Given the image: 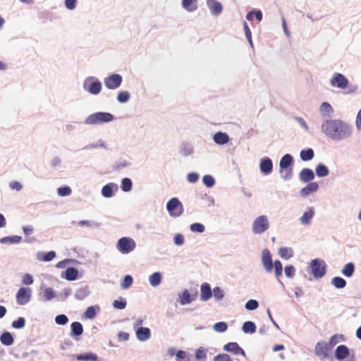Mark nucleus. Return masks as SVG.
<instances>
[{
  "label": "nucleus",
  "mask_w": 361,
  "mask_h": 361,
  "mask_svg": "<svg viewBox=\"0 0 361 361\" xmlns=\"http://www.w3.org/2000/svg\"><path fill=\"white\" fill-rule=\"evenodd\" d=\"M324 133L334 140H343L351 135V128L340 120H328L322 126Z\"/></svg>",
  "instance_id": "f257e3e1"
},
{
  "label": "nucleus",
  "mask_w": 361,
  "mask_h": 361,
  "mask_svg": "<svg viewBox=\"0 0 361 361\" xmlns=\"http://www.w3.org/2000/svg\"><path fill=\"white\" fill-rule=\"evenodd\" d=\"M114 116L110 113L98 112L92 114L87 116L85 121V123L87 125H97L106 122L111 121Z\"/></svg>",
  "instance_id": "f03ea898"
},
{
  "label": "nucleus",
  "mask_w": 361,
  "mask_h": 361,
  "mask_svg": "<svg viewBox=\"0 0 361 361\" xmlns=\"http://www.w3.org/2000/svg\"><path fill=\"white\" fill-rule=\"evenodd\" d=\"M136 243L133 239L129 237L121 238L116 245L117 250L122 254H128L133 251Z\"/></svg>",
  "instance_id": "7ed1b4c3"
},
{
  "label": "nucleus",
  "mask_w": 361,
  "mask_h": 361,
  "mask_svg": "<svg viewBox=\"0 0 361 361\" xmlns=\"http://www.w3.org/2000/svg\"><path fill=\"white\" fill-rule=\"evenodd\" d=\"M269 228V222L266 216L262 215L255 219L252 224V231L255 234H261Z\"/></svg>",
  "instance_id": "20e7f679"
},
{
  "label": "nucleus",
  "mask_w": 361,
  "mask_h": 361,
  "mask_svg": "<svg viewBox=\"0 0 361 361\" xmlns=\"http://www.w3.org/2000/svg\"><path fill=\"white\" fill-rule=\"evenodd\" d=\"M167 210L171 216L178 217L183 212V207L178 199L173 197L166 204Z\"/></svg>",
  "instance_id": "39448f33"
},
{
  "label": "nucleus",
  "mask_w": 361,
  "mask_h": 361,
  "mask_svg": "<svg viewBox=\"0 0 361 361\" xmlns=\"http://www.w3.org/2000/svg\"><path fill=\"white\" fill-rule=\"evenodd\" d=\"M310 267L312 274L316 279L322 278L326 274V264L323 260L313 259L310 263Z\"/></svg>",
  "instance_id": "423d86ee"
},
{
  "label": "nucleus",
  "mask_w": 361,
  "mask_h": 361,
  "mask_svg": "<svg viewBox=\"0 0 361 361\" xmlns=\"http://www.w3.org/2000/svg\"><path fill=\"white\" fill-rule=\"evenodd\" d=\"M332 349L329 346L326 341H319L314 346V354L321 360L327 359Z\"/></svg>",
  "instance_id": "0eeeda50"
},
{
  "label": "nucleus",
  "mask_w": 361,
  "mask_h": 361,
  "mask_svg": "<svg viewBox=\"0 0 361 361\" xmlns=\"http://www.w3.org/2000/svg\"><path fill=\"white\" fill-rule=\"evenodd\" d=\"M32 296V290L30 288L21 287L16 293V302L20 305L29 302Z\"/></svg>",
  "instance_id": "6e6552de"
},
{
  "label": "nucleus",
  "mask_w": 361,
  "mask_h": 361,
  "mask_svg": "<svg viewBox=\"0 0 361 361\" xmlns=\"http://www.w3.org/2000/svg\"><path fill=\"white\" fill-rule=\"evenodd\" d=\"M122 82V77L119 74H112L104 79L105 86L111 90H114L120 87Z\"/></svg>",
  "instance_id": "1a4fd4ad"
},
{
  "label": "nucleus",
  "mask_w": 361,
  "mask_h": 361,
  "mask_svg": "<svg viewBox=\"0 0 361 361\" xmlns=\"http://www.w3.org/2000/svg\"><path fill=\"white\" fill-rule=\"evenodd\" d=\"M331 85L334 87L345 89L348 87V81L341 73H336L331 80Z\"/></svg>",
  "instance_id": "9d476101"
},
{
  "label": "nucleus",
  "mask_w": 361,
  "mask_h": 361,
  "mask_svg": "<svg viewBox=\"0 0 361 361\" xmlns=\"http://www.w3.org/2000/svg\"><path fill=\"white\" fill-rule=\"evenodd\" d=\"M262 262L264 268L267 272H271L272 271L273 263L271 255L267 249H265L262 251Z\"/></svg>",
  "instance_id": "9b49d317"
},
{
  "label": "nucleus",
  "mask_w": 361,
  "mask_h": 361,
  "mask_svg": "<svg viewBox=\"0 0 361 361\" xmlns=\"http://www.w3.org/2000/svg\"><path fill=\"white\" fill-rule=\"evenodd\" d=\"M224 350L227 352H231L234 355L240 354L243 357H246L245 352L242 349L237 343L231 342L226 344L224 347Z\"/></svg>",
  "instance_id": "f8f14e48"
},
{
  "label": "nucleus",
  "mask_w": 361,
  "mask_h": 361,
  "mask_svg": "<svg viewBox=\"0 0 361 361\" xmlns=\"http://www.w3.org/2000/svg\"><path fill=\"white\" fill-rule=\"evenodd\" d=\"M207 5L211 13L214 16H217L222 12V5L216 0H207Z\"/></svg>",
  "instance_id": "ddd939ff"
},
{
  "label": "nucleus",
  "mask_w": 361,
  "mask_h": 361,
  "mask_svg": "<svg viewBox=\"0 0 361 361\" xmlns=\"http://www.w3.org/2000/svg\"><path fill=\"white\" fill-rule=\"evenodd\" d=\"M212 291L209 283H203L200 287V298L202 301H207L212 298Z\"/></svg>",
  "instance_id": "4468645a"
},
{
  "label": "nucleus",
  "mask_w": 361,
  "mask_h": 361,
  "mask_svg": "<svg viewBox=\"0 0 361 361\" xmlns=\"http://www.w3.org/2000/svg\"><path fill=\"white\" fill-rule=\"evenodd\" d=\"M350 355L349 349L344 345H338L336 349V358L338 360H342L348 357Z\"/></svg>",
  "instance_id": "2eb2a0df"
},
{
  "label": "nucleus",
  "mask_w": 361,
  "mask_h": 361,
  "mask_svg": "<svg viewBox=\"0 0 361 361\" xmlns=\"http://www.w3.org/2000/svg\"><path fill=\"white\" fill-rule=\"evenodd\" d=\"M136 336L138 340L145 341L150 338V329L147 327H140L136 331Z\"/></svg>",
  "instance_id": "dca6fc26"
},
{
  "label": "nucleus",
  "mask_w": 361,
  "mask_h": 361,
  "mask_svg": "<svg viewBox=\"0 0 361 361\" xmlns=\"http://www.w3.org/2000/svg\"><path fill=\"white\" fill-rule=\"evenodd\" d=\"M300 180L304 182H309L314 178V174L312 170L310 169H303L300 173Z\"/></svg>",
  "instance_id": "f3484780"
},
{
  "label": "nucleus",
  "mask_w": 361,
  "mask_h": 361,
  "mask_svg": "<svg viewBox=\"0 0 361 361\" xmlns=\"http://www.w3.org/2000/svg\"><path fill=\"white\" fill-rule=\"evenodd\" d=\"M273 164L269 158L264 159L260 163V170L265 174H269L272 171Z\"/></svg>",
  "instance_id": "a211bd4d"
},
{
  "label": "nucleus",
  "mask_w": 361,
  "mask_h": 361,
  "mask_svg": "<svg viewBox=\"0 0 361 361\" xmlns=\"http://www.w3.org/2000/svg\"><path fill=\"white\" fill-rule=\"evenodd\" d=\"M181 4L188 12H193L197 9V0H182Z\"/></svg>",
  "instance_id": "6ab92c4d"
},
{
  "label": "nucleus",
  "mask_w": 361,
  "mask_h": 361,
  "mask_svg": "<svg viewBox=\"0 0 361 361\" xmlns=\"http://www.w3.org/2000/svg\"><path fill=\"white\" fill-rule=\"evenodd\" d=\"M214 141L218 145H224L229 141V137L225 133L218 132L214 135Z\"/></svg>",
  "instance_id": "aec40b11"
},
{
  "label": "nucleus",
  "mask_w": 361,
  "mask_h": 361,
  "mask_svg": "<svg viewBox=\"0 0 361 361\" xmlns=\"http://www.w3.org/2000/svg\"><path fill=\"white\" fill-rule=\"evenodd\" d=\"M87 90L92 94H98L102 90V83L97 80H94L90 84Z\"/></svg>",
  "instance_id": "412c9836"
},
{
  "label": "nucleus",
  "mask_w": 361,
  "mask_h": 361,
  "mask_svg": "<svg viewBox=\"0 0 361 361\" xmlns=\"http://www.w3.org/2000/svg\"><path fill=\"white\" fill-rule=\"evenodd\" d=\"M71 336H79L82 335L83 332V327L81 323L78 322H74L71 324Z\"/></svg>",
  "instance_id": "4be33fe9"
},
{
  "label": "nucleus",
  "mask_w": 361,
  "mask_h": 361,
  "mask_svg": "<svg viewBox=\"0 0 361 361\" xmlns=\"http://www.w3.org/2000/svg\"><path fill=\"white\" fill-rule=\"evenodd\" d=\"M319 186L317 183L312 182L307 185L306 187L301 190V195L302 196H307L311 192H315L318 190Z\"/></svg>",
  "instance_id": "5701e85b"
},
{
  "label": "nucleus",
  "mask_w": 361,
  "mask_h": 361,
  "mask_svg": "<svg viewBox=\"0 0 361 361\" xmlns=\"http://www.w3.org/2000/svg\"><path fill=\"white\" fill-rule=\"evenodd\" d=\"M78 271L74 267H68L65 271V279L68 281H74L77 279Z\"/></svg>",
  "instance_id": "b1692460"
},
{
  "label": "nucleus",
  "mask_w": 361,
  "mask_h": 361,
  "mask_svg": "<svg viewBox=\"0 0 361 361\" xmlns=\"http://www.w3.org/2000/svg\"><path fill=\"white\" fill-rule=\"evenodd\" d=\"M76 359L79 361H97L98 357L97 355L89 353L78 355Z\"/></svg>",
  "instance_id": "393cba45"
},
{
  "label": "nucleus",
  "mask_w": 361,
  "mask_h": 361,
  "mask_svg": "<svg viewBox=\"0 0 361 361\" xmlns=\"http://www.w3.org/2000/svg\"><path fill=\"white\" fill-rule=\"evenodd\" d=\"M314 216V210L310 208L308 211L305 212L303 215L300 217V221L302 224H309L312 218Z\"/></svg>",
  "instance_id": "a878e982"
},
{
  "label": "nucleus",
  "mask_w": 361,
  "mask_h": 361,
  "mask_svg": "<svg viewBox=\"0 0 361 361\" xmlns=\"http://www.w3.org/2000/svg\"><path fill=\"white\" fill-rule=\"evenodd\" d=\"M355 271V266L353 262H349L346 264L343 269H342V274L346 276V277H351Z\"/></svg>",
  "instance_id": "bb28decb"
},
{
  "label": "nucleus",
  "mask_w": 361,
  "mask_h": 361,
  "mask_svg": "<svg viewBox=\"0 0 361 361\" xmlns=\"http://www.w3.org/2000/svg\"><path fill=\"white\" fill-rule=\"evenodd\" d=\"M293 164V158L292 157L287 154L284 155L279 163V167L280 168H289L291 167V165Z\"/></svg>",
  "instance_id": "cd10ccee"
},
{
  "label": "nucleus",
  "mask_w": 361,
  "mask_h": 361,
  "mask_svg": "<svg viewBox=\"0 0 361 361\" xmlns=\"http://www.w3.org/2000/svg\"><path fill=\"white\" fill-rule=\"evenodd\" d=\"M279 254L281 258L288 259L293 256V251L290 247H281Z\"/></svg>",
  "instance_id": "c85d7f7f"
},
{
  "label": "nucleus",
  "mask_w": 361,
  "mask_h": 361,
  "mask_svg": "<svg viewBox=\"0 0 361 361\" xmlns=\"http://www.w3.org/2000/svg\"><path fill=\"white\" fill-rule=\"evenodd\" d=\"M0 341L5 345H11L13 343V338L11 333L4 332L1 334Z\"/></svg>",
  "instance_id": "c756f323"
},
{
  "label": "nucleus",
  "mask_w": 361,
  "mask_h": 361,
  "mask_svg": "<svg viewBox=\"0 0 361 361\" xmlns=\"http://www.w3.org/2000/svg\"><path fill=\"white\" fill-rule=\"evenodd\" d=\"M180 303L183 305L190 303L192 301V298L188 290H184L182 294L179 295Z\"/></svg>",
  "instance_id": "7c9ffc66"
},
{
  "label": "nucleus",
  "mask_w": 361,
  "mask_h": 361,
  "mask_svg": "<svg viewBox=\"0 0 361 361\" xmlns=\"http://www.w3.org/2000/svg\"><path fill=\"white\" fill-rule=\"evenodd\" d=\"M331 283L336 288H343L346 286L345 280L339 276L334 277Z\"/></svg>",
  "instance_id": "2f4dec72"
},
{
  "label": "nucleus",
  "mask_w": 361,
  "mask_h": 361,
  "mask_svg": "<svg viewBox=\"0 0 361 361\" xmlns=\"http://www.w3.org/2000/svg\"><path fill=\"white\" fill-rule=\"evenodd\" d=\"M280 175L283 180H290L293 176L292 167L280 168Z\"/></svg>",
  "instance_id": "473e14b6"
},
{
  "label": "nucleus",
  "mask_w": 361,
  "mask_h": 361,
  "mask_svg": "<svg viewBox=\"0 0 361 361\" xmlns=\"http://www.w3.org/2000/svg\"><path fill=\"white\" fill-rule=\"evenodd\" d=\"M243 331L245 333L253 334L256 331V326L252 322H246L243 325Z\"/></svg>",
  "instance_id": "72a5a7b5"
},
{
  "label": "nucleus",
  "mask_w": 361,
  "mask_h": 361,
  "mask_svg": "<svg viewBox=\"0 0 361 361\" xmlns=\"http://www.w3.org/2000/svg\"><path fill=\"white\" fill-rule=\"evenodd\" d=\"M161 276L159 272H154L149 276V283L152 286H157L161 283Z\"/></svg>",
  "instance_id": "f704fd0d"
},
{
  "label": "nucleus",
  "mask_w": 361,
  "mask_h": 361,
  "mask_svg": "<svg viewBox=\"0 0 361 361\" xmlns=\"http://www.w3.org/2000/svg\"><path fill=\"white\" fill-rule=\"evenodd\" d=\"M314 157V152L312 149H307L306 150H302L300 152V158L302 161L311 160Z\"/></svg>",
  "instance_id": "c9c22d12"
},
{
  "label": "nucleus",
  "mask_w": 361,
  "mask_h": 361,
  "mask_svg": "<svg viewBox=\"0 0 361 361\" xmlns=\"http://www.w3.org/2000/svg\"><path fill=\"white\" fill-rule=\"evenodd\" d=\"M328 168L324 164H319L316 167V173L319 177H324L329 174Z\"/></svg>",
  "instance_id": "e433bc0d"
},
{
  "label": "nucleus",
  "mask_w": 361,
  "mask_h": 361,
  "mask_svg": "<svg viewBox=\"0 0 361 361\" xmlns=\"http://www.w3.org/2000/svg\"><path fill=\"white\" fill-rule=\"evenodd\" d=\"M102 195L105 197H111L113 195V185L107 184L102 188Z\"/></svg>",
  "instance_id": "4c0bfd02"
},
{
  "label": "nucleus",
  "mask_w": 361,
  "mask_h": 361,
  "mask_svg": "<svg viewBox=\"0 0 361 361\" xmlns=\"http://www.w3.org/2000/svg\"><path fill=\"white\" fill-rule=\"evenodd\" d=\"M121 189L124 192H128L132 189V181L128 178H125L122 180Z\"/></svg>",
  "instance_id": "58836bf2"
},
{
  "label": "nucleus",
  "mask_w": 361,
  "mask_h": 361,
  "mask_svg": "<svg viewBox=\"0 0 361 361\" xmlns=\"http://www.w3.org/2000/svg\"><path fill=\"white\" fill-rule=\"evenodd\" d=\"M130 99V94L127 91H122L118 94L117 99L121 103L127 102Z\"/></svg>",
  "instance_id": "ea45409f"
},
{
  "label": "nucleus",
  "mask_w": 361,
  "mask_h": 361,
  "mask_svg": "<svg viewBox=\"0 0 361 361\" xmlns=\"http://www.w3.org/2000/svg\"><path fill=\"white\" fill-rule=\"evenodd\" d=\"M227 328V324L224 322H217L214 325V329L217 332H224Z\"/></svg>",
  "instance_id": "a19ab883"
},
{
  "label": "nucleus",
  "mask_w": 361,
  "mask_h": 361,
  "mask_svg": "<svg viewBox=\"0 0 361 361\" xmlns=\"http://www.w3.org/2000/svg\"><path fill=\"white\" fill-rule=\"evenodd\" d=\"M195 357L198 360L205 361L207 358L205 350L202 348H198L195 352Z\"/></svg>",
  "instance_id": "79ce46f5"
},
{
  "label": "nucleus",
  "mask_w": 361,
  "mask_h": 361,
  "mask_svg": "<svg viewBox=\"0 0 361 361\" xmlns=\"http://www.w3.org/2000/svg\"><path fill=\"white\" fill-rule=\"evenodd\" d=\"M275 269V274L277 278H279L282 275L283 267L282 264L279 260H276L274 263Z\"/></svg>",
  "instance_id": "37998d69"
},
{
  "label": "nucleus",
  "mask_w": 361,
  "mask_h": 361,
  "mask_svg": "<svg viewBox=\"0 0 361 361\" xmlns=\"http://www.w3.org/2000/svg\"><path fill=\"white\" fill-rule=\"evenodd\" d=\"M133 283V278L130 275H126L122 283H121V287L123 288V289H127Z\"/></svg>",
  "instance_id": "c03bdc74"
},
{
  "label": "nucleus",
  "mask_w": 361,
  "mask_h": 361,
  "mask_svg": "<svg viewBox=\"0 0 361 361\" xmlns=\"http://www.w3.org/2000/svg\"><path fill=\"white\" fill-rule=\"evenodd\" d=\"M213 361H233L231 356L226 353H221L216 355Z\"/></svg>",
  "instance_id": "a18cd8bd"
},
{
  "label": "nucleus",
  "mask_w": 361,
  "mask_h": 361,
  "mask_svg": "<svg viewBox=\"0 0 361 361\" xmlns=\"http://www.w3.org/2000/svg\"><path fill=\"white\" fill-rule=\"evenodd\" d=\"M71 192L72 190L68 186L60 187L58 188V194L62 197L70 195Z\"/></svg>",
  "instance_id": "49530a36"
},
{
  "label": "nucleus",
  "mask_w": 361,
  "mask_h": 361,
  "mask_svg": "<svg viewBox=\"0 0 361 361\" xmlns=\"http://www.w3.org/2000/svg\"><path fill=\"white\" fill-rule=\"evenodd\" d=\"M55 322L57 324L65 325L68 323V319L65 314H59L55 317Z\"/></svg>",
  "instance_id": "de8ad7c7"
},
{
  "label": "nucleus",
  "mask_w": 361,
  "mask_h": 361,
  "mask_svg": "<svg viewBox=\"0 0 361 361\" xmlns=\"http://www.w3.org/2000/svg\"><path fill=\"white\" fill-rule=\"evenodd\" d=\"M25 320L23 317H19L17 320L12 322V327L15 329H21L24 327Z\"/></svg>",
  "instance_id": "09e8293b"
},
{
  "label": "nucleus",
  "mask_w": 361,
  "mask_h": 361,
  "mask_svg": "<svg viewBox=\"0 0 361 361\" xmlns=\"http://www.w3.org/2000/svg\"><path fill=\"white\" fill-rule=\"evenodd\" d=\"M339 338H342V336H339L338 335L335 334L330 338L327 344L331 349H333V348L339 342Z\"/></svg>",
  "instance_id": "8fccbe9b"
},
{
  "label": "nucleus",
  "mask_w": 361,
  "mask_h": 361,
  "mask_svg": "<svg viewBox=\"0 0 361 361\" xmlns=\"http://www.w3.org/2000/svg\"><path fill=\"white\" fill-rule=\"evenodd\" d=\"M190 230L193 232L202 233L204 231V226L202 224L195 223L190 225Z\"/></svg>",
  "instance_id": "3c124183"
},
{
  "label": "nucleus",
  "mask_w": 361,
  "mask_h": 361,
  "mask_svg": "<svg viewBox=\"0 0 361 361\" xmlns=\"http://www.w3.org/2000/svg\"><path fill=\"white\" fill-rule=\"evenodd\" d=\"M203 183L207 187H212L214 185V179L210 175H206L203 177Z\"/></svg>",
  "instance_id": "603ef678"
},
{
  "label": "nucleus",
  "mask_w": 361,
  "mask_h": 361,
  "mask_svg": "<svg viewBox=\"0 0 361 361\" xmlns=\"http://www.w3.org/2000/svg\"><path fill=\"white\" fill-rule=\"evenodd\" d=\"M258 302L255 300H250L245 304V308L249 310H254L258 307Z\"/></svg>",
  "instance_id": "864d4df0"
},
{
  "label": "nucleus",
  "mask_w": 361,
  "mask_h": 361,
  "mask_svg": "<svg viewBox=\"0 0 361 361\" xmlns=\"http://www.w3.org/2000/svg\"><path fill=\"white\" fill-rule=\"evenodd\" d=\"M22 240V238L18 235H14L11 237H6L2 239V242H9L10 243H19Z\"/></svg>",
  "instance_id": "5fc2aeb1"
},
{
  "label": "nucleus",
  "mask_w": 361,
  "mask_h": 361,
  "mask_svg": "<svg viewBox=\"0 0 361 361\" xmlns=\"http://www.w3.org/2000/svg\"><path fill=\"white\" fill-rule=\"evenodd\" d=\"M213 293L214 298L218 300H221L224 296V293L220 287H215L213 290Z\"/></svg>",
  "instance_id": "6e6d98bb"
},
{
  "label": "nucleus",
  "mask_w": 361,
  "mask_h": 361,
  "mask_svg": "<svg viewBox=\"0 0 361 361\" xmlns=\"http://www.w3.org/2000/svg\"><path fill=\"white\" fill-rule=\"evenodd\" d=\"M320 111L322 113L331 114L333 112V109L329 103L323 102L320 107Z\"/></svg>",
  "instance_id": "4d7b16f0"
},
{
  "label": "nucleus",
  "mask_w": 361,
  "mask_h": 361,
  "mask_svg": "<svg viewBox=\"0 0 361 361\" xmlns=\"http://www.w3.org/2000/svg\"><path fill=\"white\" fill-rule=\"evenodd\" d=\"M284 271L286 276L288 278H293L295 275V270L293 265L286 266Z\"/></svg>",
  "instance_id": "13d9d810"
},
{
  "label": "nucleus",
  "mask_w": 361,
  "mask_h": 361,
  "mask_svg": "<svg viewBox=\"0 0 361 361\" xmlns=\"http://www.w3.org/2000/svg\"><path fill=\"white\" fill-rule=\"evenodd\" d=\"M126 301L125 300H114L113 302V306L118 310H123L126 307Z\"/></svg>",
  "instance_id": "bf43d9fd"
},
{
  "label": "nucleus",
  "mask_w": 361,
  "mask_h": 361,
  "mask_svg": "<svg viewBox=\"0 0 361 361\" xmlns=\"http://www.w3.org/2000/svg\"><path fill=\"white\" fill-rule=\"evenodd\" d=\"M243 27L245 33V37L249 41L250 45L252 46V33L246 22L244 23Z\"/></svg>",
  "instance_id": "052dcab7"
},
{
  "label": "nucleus",
  "mask_w": 361,
  "mask_h": 361,
  "mask_svg": "<svg viewBox=\"0 0 361 361\" xmlns=\"http://www.w3.org/2000/svg\"><path fill=\"white\" fill-rule=\"evenodd\" d=\"M46 300H50L55 298L56 295L51 288H47L44 293Z\"/></svg>",
  "instance_id": "680f3d73"
},
{
  "label": "nucleus",
  "mask_w": 361,
  "mask_h": 361,
  "mask_svg": "<svg viewBox=\"0 0 361 361\" xmlns=\"http://www.w3.org/2000/svg\"><path fill=\"white\" fill-rule=\"evenodd\" d=\"M96 315L95 310L94 307L90 306L87 308L85 312V316L88 319H93Z\"/></svg>",
  "instance_id": "e2e57ef3"
},
{
  "label": "nucleus",
  "mask_w": 361,
  "mask_h": 361,
  "mask_svg": "<svg viewBox=\"0 0 361 361\" xmlns=\"http://www.w3.org/2000/svg\"><path fill=\"white\" fill-rule=\"evenodd\" d=\"M56 257V253L54 251H50L46 253L42 258H40V260L44 262L51 261Z\"/></svg>",
  "instance_id": "0e129e2a"
},
{
  "label": "nucleus",
  "mask_w": 361,
  "mask_h": 361,
  "mask_svg": "<svg viewBox=\"0 0 361 361\" xmlns=\"http://www.w3.org/2000/svg\"><path fill=\"white\" fill-rule=\"evenodd\" d=\"M22 282L24 285H31L33 283L32 276L29 274H25L23 276Z\"/></svg>",
  "instance_id": "69168bd1"
},
{
  "label": "nucleus",
  "mask_w": 361,
  "mask_h": 361,
  "mask_svg": "<svg viewBox=\"0 0 361 361\" xmlns=\"http://www.w3.org/2000/svg\"><path fill=\"white\" fill-rule=\"evenodd\" d=\"M199 175L196 173H190L187 176V180L190 183H195L198 180Z\"/></svg>",
  "instance_id": "338daca9"
},
{
  "label": "nucleus",
  "mask_w": 361,
  "mask_h": 361,
  "mask_svg": "<svg viewBox=\"0 0 361 361\" xmlns=\"http://www.w3.org/2000/svg\"><path fill=\"white\" fill-rule=\"evenodd\" d=\"M187 357V354L185 351L178 350L176 353V360L177 361H187L185 360Z\"/></svg>",
  "instance_id": "774afa93"
}]
</instances>
